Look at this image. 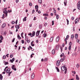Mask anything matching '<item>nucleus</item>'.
<instances>
[{
	"instance_id": "1",
	"label": "nucleus",
	"mask_w": 80,
	"mask_h": 80,
	"mask_svg": "<svg viewBox=\"0 0 80 80\" xmlns=\"http://www.w3.org/2000/svg\"><path fill=\"white\" fill-rule=\"evenodd\" d=\"M7 73H8V76H10V74L12 73V72H10V68H8V69H6L5 71Z\"/></svg>"
},
{
	"instance_id": "2",
	"label": "nucleus",
	"mask_w": 80,
	"mask_h": 80,
	"mask_svg": "<svg viewBox=\"0 0 80 80\" xmlns=\"http://www.w3.org/2000/svg\"><path fill=\"white\" fill-rule=\"evenodd\" d=\"M28 35L30 36L31 37H33L35 36V31H33L32 33L30 32L28 34Z\"/></svg>"
},
{
	"instance_id": "3",
	"label": "nucleus",
	"mask_w": 80,
	"mask_h": 80,
	"mask_svg": "<svg viewBox=\"0 0 80 80\" xmlns=\"http://www.w3.org/2000/svg\"><path fill=\"white\" fill-rule=\"evenodd\" d=\"M61 69L62 71H64L67 69V67L65 66H63L61 67Z\"/></svg>"
},
{
	"instance_id": "4",
	"label": "nucleus",
	"mask_w": 80,
	"mask_h": 80,
	"mask_svg": "<svg viewBox=\"0 0 80 80\" xmlns=\"http://www.w3.org/2000/svg\"><path fill=\"white\" fill-rule=\"evenodd\" d=\"M77 8L79 10H80V1H79L77 4Z\"/></svg>"
},
{
	"instance_id": "5",
	"label": "nucleus",
	"mask_w": 80,
	"mask_h": 80,
	"mask_svg": "<svg viewBox=\"0 0 80 80\" xmlns=\"http://www.w3.org/2000/svg\"><path fill=\"white\" fill-rule=\"evenodd\" d=\"M12 68L15 71H16V70H17V68H15V66L14 65L12 66Z\"/></svg>"
},
{
	"instance_id": "6",
	"label": "nucleus",
	"mask_w": 80,
	"mask_h": 80,
	"mask_svg": "<svg viewBox=\"0 0 80 80\" xmlns=\"http://www.w3.org/2000/svg\"><path fill=\"white\" fill-rule=\"evenodd\" d=\"M20 25V24H18V25H16L15 28H18V29H19V28H20V27H19Z\"/></svg>"
},
{
	"instance_id": "7",
	"label": "nucleus",
	"mask_w": 80,
	"mask_h": 80,
	"mask_svg": "<svg viewBox=\"0 0 80 80\" xmlns=\"http://www.w3.org/2000/svg\"><path fill=\"white\" fill-rule=\"evenodd\" d=\"M60 61H58L56 62V64L57 66H59V65H60Z\"/></svg>"
},
{
	"instance_id": "8",
	"label": "nucleus",
	"mask_w": 80,
	"mask_h": 80,
	"mask_svg": "<svg viewBox=\"0 0 80 80\" xmlns=\"http://www.w3.org/2000/svg\"><path fill=\"white\" fill-rule=\"evenodd\" d=\"M31 78L32 79H33L34 78H35V74H34V73H32V76H31Z\"/></svg>"
},
{
	"instance_id": "9",
	"label": "nucleus",
	"mask_w": 80,
	"mask_h": 80,
	"mask_svg": "<svg viewBox=\"0 0 80 80\" xmlns=\"http://www.w3.org/2000/svg\"><path fill=\"white\" fill-rule=\"evenodd\" d=\"M59 39H60V38H59V37H58V36L57 37L56 39V42H58V41H59Z\"/></svg>"
},
{
	"instance_id": "10",
	"label": "nucleus",
	"mask_w": 80,
	"mask_h": 80,
	"mask_svg": "<svg viewBox=\"0 0 80 80\" xmlns=\"http://www.w3.org/2000/svg\"><path fill=\"white\" fill-rule=\"evenodd\" d=\"M39 33H40V31L38 30L36 33V36H38V35H39Z\"/></svg>"
},
{
	"instance_id": "11",
	"label": "nucleus",
	"mask_w": 80,
	"mask_h": 80,
	"mask_svg": "<svg viewBox=\"0 0 80 80\" xmlns=\"http://www.w3.org/2000/svg\"><path fill=\"white\" fill-rule=\"evenodd\" d=\"M53 37H52L50 38V42H52L53 41Z\"/></svg>"
},
{
	"instance_id": "12",
	"label": "nucleus",
	"mask_w": 80,
	"mask_h": 80,
	"mask_svg": "<svg viewBox=\"0 0 80 80\" xmlns=\"http://www.w3.org/2000/svg\"><path fill=\"white\" fill-rule=\"evenodd\" d=\"M5 26H6V23H4L2 24L1 26L2 28H4V27H5Z\"/></svg>"
},
{
	"instance_id": "13",
	"label": "nucleus",
	"mask_w": 80,
	"mask_h": 80,
	"mask_svg": "<svg viewBox=\"0 0 80 80\" xmlns=\"http://www.w3.org/2000/svg\"><path fill=\"white\" fill-rule=\"evenodd\" d=\"M14 60H15V58H12V59L10 60V62H11V63H13Z\"/></svg>"
},
{
	"instance_id": "14",
	"label": "nucleus",
	"mask_w": 80,
	"mask_h": 80,
	"mask_svg": "<svg viewBox=\"0 0 80 80\" xmlns=\"http://www.w3.org/2000/svg\"><path fill=\"white\" fill-rule=\"evenodd\" d=\"M55 53V49H53L52 51V54L54 55Z\"/></svg>"
},
{
	"instance_id": "15",
	"label": "nucleus",
	"mask_w": 80,
	"mask_h": 80,
	"mask_svg": "<svg viewBox=\"0 0 80 80\" xmlns=\"http://www.w3.org/2000/svg\"><path fill=\"white\" fill-rule=\"evenodd\" d=\"M64 3L65 6H67V0H65Z\"/></svg>"
},
{
	"instance_id": "16",
	"label": "nucleus",
	"mask_w": 80,
	"mask_h": 80,
	"mask_svg": "<svg viewBox=\"0 0 80 80\" xmlns=\"http://www.w3.org/2000/svg\"><path fill=\"white\" fill-rule=\"evenodd\" d=\"M59 47V46L58 45H56V46L55 48H56V50H58Z\"/></svg>"
},
{
	"instance_id": "17",
	"label": "nucleus",
	"mask_w": 80,
	"mask_h": 80,
	"mask_svg": "<svg viewBox=\"0 0 80 80\" xmlns=\"http://www.w3.org/2000/svg\"><path fill=\"white\" fill-rule=\"evenodd\" d=\"M3 13L5 14V13H8V11H3Z\"/></svg>"
},
{
	"instance_id": "18",
	"label": "nucleus",
	"mask_w": 80,
	"mask_h": 80,
	"mask_svg": "<svg viewBox=\"0 0 80 80\" xmlns=\"http://www.w3.org/2000/svg\"><path fill=\"white\" fill-rule=\"evenodd\" d=\"M27 17H24V18L23 19V22H24V21H27Z\"/></svg>"
},
{
	"instance_id": "19",
	"label": "nucleus",
	"mask_w": 80,
	"mask_h": 80,
	"mask_svg": "<svg viewBox=\"0 0 80 80\" xmlns=\"http://www.w3.org/2000/svg\"><path fill=\"white\" fill-rule=\"evenodd\" d=\"M75 38H78V34H75Z\"/></svg>"
},
{
	"instance_id": "20",
	"label": "nucleus",
	"mask_w": 80,
	"mask_h": 80,
	"mask_svg": "<svg viewBox=\"0 0 80 80\" xmlns=\"http://www.w3.org/2000/svg\"><path fill=\"white\" fill-rule=\"evenodd\" d=\"M38 2L39 3H41V4H42V0H38Z\"/></svg>"
},
{
	"instance_id": "21",
	"label": "nucleus",
	"mask_w": 80,
	"mask_h": 80,
	"mask_svg": "<svg viewBox=\"0 0 80 80\" xmlns=\"http://www.w3.org/2000/svg\"><path fill=\"white\" fill-rule=\"evenodd\" d=\"M33 41L31 43V45L32 46V47H33V46H35V44H33Z\"/></svg>"
},
{
	"instance_id": "22",
	"label": "nucleus",
	"mask_w": 80,
	"mask_h": 80,
	"mask_svg": "<svg viewBox=\"0 0 80 80\" xmlns=\"http://www.w3.org/2000/svg\"><path fill=\"white\" fill-rule=\"evenodd\" d=\"M35 9H38V5H36L35 6Z\"/></svg>"
},
{
	"instance_id": "23",
	"label": "nucleus",
	"mask_w": 80,
	"mask_h": 80,
	"mask_svg": "<svg viewBox=\"0 0 80 80\" xmlns=\"http://www.w3.org/2000/svg\"><path fill=\"white\" fill-rule=\"evenodd\" d=\"M78 22V20H77V19L75 20V23H77Z\"/></svg>"
},
{
	"instance_id": "24",
	"label": "nucleus",
	"mask_w": 80,
	"mask_h": 80,
	"mask_svg": "<svg viewBox=\"0 0 80 80\" xmlns=\"http://www.w3.org/2000/svg\"><path fill=\"white\" fill-rule=\"evenodd\" d=\"M71 38L72 40H73V38H74V35H71Z\"/></svg>"
},
{
	"instance_id": "25",
	"label": "nucleus",
	"mask_w": 80,
	"mask_h": 80,
	"mask_svg": "<svg viewBox=\"0 0 80 80\" xmlns=\"http://www.w3.org/2000/svg\"><path fill=\"white\" fill-rule=\"evenodd\" d=\"M47 35L45 33H44L43 35V37L45 38L46 37H47Z\"/></svg>"
},
{
	"instance_id": "26",
	"label": "nucleus",
	"mask_w": 80,
	"mask_h": 80,
	"mask_svg": "<svg viewBox=\"0 0 80 80\" xmlns=\"http://www.w3.org/2000/svg\"><path fill=\"white\" fill-rule=\"evenodd\" d=\"M77 42L78 43H80V40H79V39H77Z\"/></svg>"
},
{
	"instance_id": "27",
	"label": "nucleus",
	"mask_w": 80,
	"mask_h": 80,
	"mask_svg": "<svg viewBox=\"0 0 80 80\" xmlns=\"http://www.w3.org/2000/svg\"><path fill=\"white\" fill-rule=\"evenodd\" d=\"M64 53H62V55H60V57H61L62 58V57H63L64 56Z\"/></svg>"
},
{
	"instance_id": "28",
	"label": "nucleus",
	"mask_w": 80,
	"mask_h": 80,
	"mask_svg": "<svg viewBox=\"0 0 80 80\" xmlns=\"http://www.w3.org/2000/svg\"><path fill=\"white\" fill-rule=\"evenodd\" d=\"M76 78L77 80H79V78H78V75H76Z\"/></svg>"
},
{
	"instance_id": "29",
	"label": "nucleus",
	"mask_w": 80,
	"mask_h": 80,
	"mask_svg": "<svg viewBox=\"0 0 80 80\" xmlns=\"http://www.w3.org/2000/svg\"><path fill=\"white\" fill-rule=\"evenodd\" d=\"M43 16H47V17H48V14H43Z\"/></svg>"
},
{
	"instance_id": "30",
	"label": "nucleus",
	"mask_w": 80,
	"mask_h": 80,
	"mask_svg": "<svg viewBox=\"0 0 80 80\" xmlns=\"http://www.w3.org/2000/svg\"><path fill=\"white\" fill-rule=\"evenodd\" d=\"M18 39H21V38L20 37L19 34H18Z\"/></svg>"
},
{
	"instance_id": "31",
	"label": "nucleus",
	"mask_w": 80,
	"mask_h": 80,
	"mask_svg": "<svg viewBox=\"0 0 80 80\" xmlns=\"http://www.w3.org/2000/svg\"><path fill=\"white\" fill-rule=\"evenodd\" d=\"M56 69H57V72H60V71L59 70V69H58V68H57V67H56Z\"/></svg>"
},
{
	"instance_id": "32",
	"label": "nucleus",
	"mask_w": 80,
	"mask_h": 80,
	"mask_svg": "<svg viewBox=\"0 0 80 80\" xmlns=\"http://www.w3.org/2000/svg\"><path fill=\"white\" fill-rule=\"evenodd\" d=\"M8 68V66H7L4 69V72H5V71H6V69H7V68Z\"/></svg>"
},
{
	"instance_id": "33",
	"label": "nucleus",
	"mask_w": 80,
	"mask_h": 80,
	"mask_svg": "<svg viewBox=\"0 0 80 80\" xmlns=\"http://www.w3.org/2000/svg\"><path fill=\"white\" fill-rule=\"evenodd\" d=\"M76 67L77 68H79V64H77L76 65Z\"/></svg>"
},
{
	"instance_id": "34",
	"label": "nucleus",
	"mask_w": 80,
	"mask_h": 80,
	"mask_svg": "<svg viewBox=\"0 0 80 80\" xmlns=\"http://www.w3.org/2000/svg\"><path fill=\"white\" fill-rule=\"evenodd\" d=\"M59 18V17L58 16V15H57L56 16V18L57 19V20H58V19Z\"/></svg>"
},
{
	"instance_id": "35",
	"label": "nucleus",
	"mask_w": 80,
	"mask_h": 80,
	"mask_svg": "<svg viewBox=\"0 0 80 80\" xmlns=\"http://www.w3.org/2000/svg\"><path fill=\"white\" fill-rule=\"evenodd\" d=\"M63 60H64L63 59V58H62L60 60V61L61 62H63Z\"/></svg>"
},
{
	"instance_id": "36",
	"label": "nucleus",
	"mask_w": 80,
	"mask_h": 80,
	"mask_svg": "<svg viewBox=\"0 0 80 80\" xmlns=\"http://www.w3.org/2000/svg\"><path fill=\"white\" fill-rule=\"evenodd\" d=\"M0 38L1 40H3V37H2V36L1 35L0 36Z\"/></svg>"
},
{
	"instance_id": "37",
	"label": "nucleus",
	"mask_w": 80,
	"mask_h": 80,
	"mask_svg": "<svg viewBox=\"0 0 80 80\" xmlns=\"http://www.w3.org/2000/svg\"><path fill=\"white\" fill-rule=\"evenodd\" d=\"M28 40V38L26 37L25 38V40L26 41H27V40Z\"/></svg>"
},
{
	"instance_id": "38",
	"label": "nucleus",
	"mask_w": 80,
	"mask_h": 80,
	"mask_svg": "<svg viewBox=\"0 0 80 80\" xmlns=\"http://www.w3.org/2000/svg\"><path fill=\"white\" fill-rule=\"evenodd\" d=\"M29 5L30 7H31V6H32V3L30 2L29 3Z\"/></svg>"
},
{
	"instance_id": "39",
	"label": "nucleus",
	"mask_w": 80,
	"mask_h": 80,
	"mask_svg": "<svg viewBox=\"0 0 80 80\" xmlns=\"http://www.w3.org/2000/svg\"><path fill=\"white\" fill-rule=\"evenodd\" d=\"M72 47L70 46L69 47V50H71Z\"/></svg>"
},
{
	"instance_id": "40",
	"label": "nucleus",
	"mask_w": 80,
	"mask_h": 80,
	"mask_svg": "<svg viewBox=\"0 0 80 80\" xmlns=\"http://www.w3.org/2000/svg\"><path fill=\"white\" fill-rule=\"evenodd\" d=\"M8 62H5V65H8Z\"/></svg>"
},
{
	"instance_id": "41",
	"label": "nucleus",
	"mask_w": 80,
	"mask_h": 80,
	"mask_svg": "<svg viewBox=\"0 0 80 80\" xmlns=\"http://www.w3.org/2000/svg\"><path fill=\"white\" fill-rule=\"evenodd\" d=\"M62 58L64 60H65V56H64Z\"/></svg>"
},
{
	"instance_id": "42",
	"label": "nucleus",
	"mask_w": 80,
	"mask_h": 80,
	"mask_svg": "<svg viewBox=\"0 0 80 80\" xmlns=\"http://www.w3.org/2000/svg\"><path fill=\"white\" fill-rule=\"evenodd\" d=\"M67 25H68V23H69V21L68 20V19H67Z\"/></svg>"
},
{
	"instance_id": "43",
	"label": "nucleus",
	"mask_w": 80,
	"mask_h": 80,
	"mask_svg": "<svg viewBox=\"0 0 80 80\" xmlns=\"http://www.w3.org/2000/svg\"><path fill=\"white\" fill-rule=\"evenodd\" d=\"M72 42H70V43H69V45H70V46H72Z\"/></svg>"
},
{
	"instance_id": "44",
	"label": "nucleus",
	"mask_w": 80,
	"mask_h": 80,
	"mask_svg": "<svg viewBox=\"0 0 80 80\" xmlns=\"http://www.w3.org/2000/svg\"><path fill=\"white\" fill-rule=\"evenodd\" d=\"M13 57V55L10 54V58H12V57Z\"/></svg>"
},
{
	"instance_id": "45",
	"label": "nucleus",
	"mask_w": 80,
	"mask_h": 80,
	"mask_svg": "<svg viewBox=\"0 0 80 80\" xmlns=\"http://www.w3.org/2000/svg\"><path fill=\"white\" fill-rule=\"evenodd\" d=\"M26 41H27V42H28V43H30V40H27Z\"/></svg>"
},
{
	"instance_id": "46",
	"label": "nucleus",
	"mask_w": 80,
	"mask_h": 80,
	"mask_svg": "<svg viewBox=\"0 0 80 80\" xmlns=\"http://www.w3.org/2000/svg\"><path fill=\"white\" fill-rule=\"evenodd\" d=\"M3 59H5V58H6V56H3Z\"/></svg>"
},
{
	"instance_id": "47",
	"label": "nucleus",
	"mask_w": 80,
	"mask_h": 80,
	"mask_svg": "<svg viewBox=\"0 0 80 80\" xmlns=\"http://www.w3.org/2000/svg\"><path fill=\"white\" fill-rule=\"evenodd\" d=\"M34 12H35V10H33L32 11V14H33L34 13Z\"/></svg>"
},
{
	"instance_id": "48",
	"label": "nucleus",
	"mask_w": 80,
	"mask_h": 80,
	"mask_svg": "<svg viewBox=\"0 0 80 80\" xmlns=\"http://www.w3.org/2000/svg\"><path fill=\"white\" fill-rule=\"evenodd\" d=\"M69 38V36L68 35H67L66 37V38H67V40H68V38Z\"/></svg>"
},
{
	"instance_id": "49",
	"label": "nucleus",
	"mask_w": 80,
	"mask_h": 80,
	"mask_svg": "<svg viewBox=\"0 0 80 80\" xmlns=\"http://www.w3.org/2000/svg\"><path fill=\"white\" fill-rule=\"evenodd\" d=\"M65 70V71L64 73H65V74H66L67 73V69H66Z\"/></svg>"
},
{
	"instance_id": "50",
	"label": "nucleus",
	"mask_w": 80,
	"mask_h": 80,
	"mask_svg": "<svg viewBox=\"0 0 80 80\" xmlns=\"http://www.w3.org/2000/svg\"><path fill=\"white\" fill-rule=\"evenodd\" d=\"M47 60H48V58H45V59H44V61H47Z\"/></svg>"
},
{
	"instance_id": "51",
	"label": "nucleus",
	"mask_w": 80,
	"mask_h": 80,
	"mask_svg": "<svg viewBox=\"0 0 80 80\" xmlns=\"http://www.w3.org/2000/svg\"><path fill=\"white\" fill-rule=\"evenodd\" d=\"M52 25H54V21H52Z\"/></svg>"
},
{
	"instance_id": "52",
	"label": "nucleus",
	"mask_w": 80,
	"mask_h": 80,
	"mask_svg": "<svg viewBox=\"0 0 80 80\" xmlns=\"http://www.w3.org/2000/svg\"><path fill=\"white\" fill-rule=\"evenodd\" d=\"M44 26H45V27H46V26H47V22H46L44 24Z\"/></svg>"
},
{
	"instance_id": "53",
	"label": "nucleus",
	"mask_w": 80,
	"mask_h": 80,
	"mask_svg": "<svg viewBox=\"0 0 80 80\" xmlns=\"http://www.w3.org/2000/svg\"><path fill=\"white\" fill-rule=\"evenodd\" d=\"M22 43H24V40H22L21 41Z\"/></svg>"
},
{
	"instance_id": "54",
	"label": "nucleus",
	"mask_w": 80,
	"mask_h": 80,
	"mask_svg": "<svg viewBox=\"0 0 80 80\" xmlns=\"http://www.w3.org/2000/svg\"><path fill=\"white\" fill-rule=\"evenodd\" d=\"M74 18V17H72V20H74V18Z\"/></svg>"
},
{
	"instance_id": "55",
	"label": "nucleus",
	"mask_w": 80,
	"mask_h": 80,
	"mask_svg": "<svg viewBox=\"0 0 80 80\" xmlns=\"http://www.w3.org/2000/svg\"><path fill=\"white\" fill-rule=\"evenodd\" d=\"M0 79L1 80H2L3 79V76H2L0 78Z\"/></svg>"
},
{
	"instance_id": "56",
	"label": "nucleus",
	"mask_w": 80,
	"mask_h": 80,
	"mask_svg": "<svg viewBox=\"0 0 80 80\" xmlns=\"http://www.w3.org/2000/svg\"><path fill=\"white\" fill-rule=\"evenodd\" d=\"M15 38H14L12 40V42H14V41H15Z\"/></svg>"
},
{
	"instance_id": "57",
	"label": "nucleus",
	"mask_w": 80,
	"mask_h": 80,
	"mask_svg": "<svg viewBox=\"0 0 80 80\" xmlns=\"http://www.w3.org/2000/svg\"><path fill=\"white\" fill-rule=\"evenodd\" d=\"M11 23H12V24H14V23H15V22L14 21H12L11 22Z\"/></svg>"
},
{
	"instance_id": "58",
	"label": "nucleus",
	"mask_w": 80,
	"mask_h": 80,
	"mask_svg": "<svg viewBox=\"0 0 80 80\" xmlns=\"http://www.w3.org/2000/svg\"><path fill=\"white\" fill-rule=\"evenodd\" d=\"M18 22V20H17L15 22L16 24H17V22Z\"/></svg>"
},
{
	"instance_id": "59",
	"label": "nucleus",
	"mask_w": 80,
	"mask_h": 80,
	"mask_svg": "<svg viewBox=\"0 0 80 80\" xmlns=\"http://www.w3.org/2000/svg\"><path fill=\"white\" fill-rule=\"evenodd\" d=\"M23 32H22V33L21 34V37H22V36H23Z\"/></svg>"
},
{
	"instance_id": "60",
	"label": "nucleus",
	"mask_w": 80,
	"mask_h": 80,
	"mask_svg": "<svg viewBox=\"0 0 80 80\" xmlns=\"http://www.w3.org/2000/svg\"><path fill=\"white\" fill-rule=\"evenodd\" d=\"M29 47L30 48V49H31V50L32 49V47H31V46H30Z\"/></svg>"
},
{
	"instance_id": "61",
	"label": "nucleus",
	"mask_w": 80,
	"mask_h": 80,
	"mask_svg": "<svg viewBox=\"0 0 80 80\" xmlns=\"http://www.w3.org/2000/svg\"><path fill=\"white\" fill-rule=\"evenodd\" d=\"M8 13H10V12H12V10H11L10 11H9V10H8Z\"/></svg>"
},
{
	"instance_id": "62",
	"label": "nucleus",
	"mask_w": 80,
	"mask_h": 80,
	"mask_svg": "<svg viewBox=\"0 0 80 80\" xmlns=\"http://www.w3.org/2000/svg\"><path fill=\"white\" fill-rule=\"evenodd\" d=\"M38 13H41V11H39L38 12Z\"/></svg>"
},
{
	"instance_id": "63",
	"label": "nucleus",
	"mask_w": 80,
	"mask_h": 80,
	"mask_svg": "<svg viewBox=\"0 0 80 80\" xmlns=\"http://www.w3.org/2000/svg\"><path fill=\"white\" fill-rule=\"evenodd\" d=\"M56 10H54V13H56Z\"/></svg>"
},
{
	"instance_id": "64",
	"label": "nucleus",
	"mask_w": 80,
	"mask_h": 80,
	"mask_svg": "<svg viewBox=\"0 0 80 80\" xmlns=\"http://www.w3.org/2000/svg\"><path fill=\"white\" fill-rule=\"evenodd\" d=\"M9 54H8L7 55H6V57H8V55H9Z\"/></svg>"
}]
</instances>
